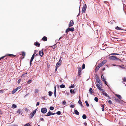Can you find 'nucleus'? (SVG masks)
<instances>
[{"instance_id": "nucleus-9", "label": "nucleus", "mask_w": 126, "mask_h": 126, "mask_svg": "<svg viewBox=\"0 0 126 126\" xmlns=\"http://www.w3.org/2000/svg\"><path fill=\"white\" fill-rule=\"evenodd\" d=\"M78 75L79 76H80L81 75V68L80 67L78 68Z\"/></svg>"}, {"instance_id": "nucleus-7", "label": "nucleus", "mask_w": 126, "mask_h": 126, "mask_svg": "<svg viewBox=\"0 0 126 126\" xmlns=\"http://www.w3.org/2000/svg\"><path fill=\"white\" fill-rule=\"evenodd\" d=\"M21 88V86H18V87H17L16 88L13 90V91L12 92V94H14L16 92V91L17 90H18L20 89Z\"/></svg>"}, {"instance_id": "nucleus-58", "label": "nucleus", "mask_w": 126, "mask_h": 126, "mask_svg": "<svg viewBox=\"0 0 126 126\" xmlns=\"http://www.w3.org/2000/svg\"><path fill=\"white\" fill-rule=\"evenodd\" d=\"M39 104H40L39 102H38L36 104V106H37L39 105Z\"/></svg>"}, {"instance_id": "nucleus-13", "label": "nucleus", "mask_w": 126, "mask_h": 126, "mask_svg": "<svg viewBox=\"0 0 126 126\" xmlns=\"http://www.w3.org/2000/svg\"><path fill=\"white\" fill-rule=\"evenodd\" d=\"M34 45L37 47H39L40 46V44L39 43L37 42H34Z\"/></svg>"}, {"instance_id": "nucleus-16", "label": "nucleus", "mask_w": 126, "mask_h": 126, "mask_svg": "<svg viewBox=\"0 0 126 126\" xmlns=\"http://www.w3.org/2000/svg\"><path fill=\"white\" fill-rule=\"evenodd\" d=\"M74 112L77 115H79V112L77 110L74 109Z\"/></svg>"}, {"instance_id": "nucleus-15", "label": "nucleus", "mask_w": 126, "mask_h": 126, "mask_svg": "<svg viewBox=\"0 0 126 126\" xmlns=\"http://www.w3.org/2000/svg\"><path fill=\"white\" fill-rule=\"evenodd\" d=\"M42 39L43 41L45 42L47 41V38L46 36H44L43 37Z\"/></svg>"}, {"instance_id": "nucleus-45", "label": "nucleus", "mask_w": 126, "mask_h": 126, "mask_svg": "<svg viewBox=\"0 0 126 126\" xmlns=\"http://www.w3.org/2000/svg\"><path fill=\"white\" fill-rule=\"evenodd\" d=\"M117 66H119V67H120L121 68L123 69H124L126 68L125 67H123V66H121L120 65H117Z\"/></svg>"}, {"instance_id": "nucleus-5", "label": "nucleus", "mask_w": 126, "mask_h": 126, "mask_svg": "<svg viewBox=\"0 0 126 126\" xmlns=\"http://www.w3.org/2000/svg\"><path fill=\"white\" fill-rule=\"evenodd\" d=\"M86 5L85 4V5L83 6L81 12L82 13L85 12L86 9Z\"/></svg>"}, {"instance_id": "nucleus-23", "label": "nucleus", "mask_w": 126, "mask_h": 126, "mask_svg": "<svg viewBox=\"0 0 126 126\" xmlns=\"http://www.w3.org/2000/svg\"><path fill=\"white\" fill-rule=\"evenodd\" d=\"M96 82L97 83H99V85H101V83L100 82L101 80L99 79H96Z\"/></svg>"}, {"instance_id": "nucleus-56", "label": "nucleus", "mask_w": 126, "mask_h": 126, "mask_svg": "<svg viewBox=\"0 0 126 126\" xmlns=\"http://www.w3.org/2000/svg\"><path fill=\"white\" fill-rule=\"evenodd\" d=\"M21 79H19L18 81H17V83H18V84H19V83H20V81H21Z\"/></svg>"}, {"instance_id": "nucleus-19", "label": "nucleus", "mask_w": 126, "mask_h": 126, "mask_svg": "<svg viewBox=\"0 0 126 126\" xmlns=\"http://www.w3.org/2000/svg\"><path fill=\"white\" fill-rule=\"evenodd\" d=\"M93 90L92 88H89V92L91 94H92L93 93Z\"/></svg>"}, {"instance_id": "nucleus-53", "label": "nucleus", "mask_w": 126, "mask_h": 126, "mask_svg": "<svg viewBox=\"0 0 126 126\" xmlns=\"http://www.w3.org/2000/svg\"><path fill=\"white\" fill-rule=\"evenodd\" d=\"M121 100H119V101H118V103H122V102H123V101L121 100V99H120Z\"/></svg>"}, {"instance_id": "nucleus-31", "label": "nucleus", "mask_w": 126, "mask_h": 126, "mask_svg": "<svg viewBox=\"0 0 126 126\" xmlns=\"http://www.w3.org/2000/svg\"><path fill=\"white\" fill-rule=\"evenodd\" d=\"M60 87L61 88H63L65 87V86L64 85L62 84L60 85Z\"/></svg>"}, {"instance_id": "nucleus-50", "label": "nucleus", "mask_w": 126, "mask_h": 126, "mask_svg": "<svg viewBox=\"0 0 126 126\" xmlns=\"http://www.w3.org/2000/svg\"><path fill=\"white\" fill-rule=\"evenodd\" d=\"M62 104L64 105H66V103L65 101H63L62 102Z\"/></svg>"}, {"instance_id": "nucleus-57", "label": "nucleus", "mask_w": 126, "mask_h": 126, "mask_svg": "<svg viewBox=\"0 0 126 126\" xmlns=\"http://www.w3.org/2000/svg\"><path fill=\"white\" fill-rule=\"evenodd\" d=\"M123 80L124 82L126 81V78L124 77L123 79Z\"/></svg>"}, {"instance_id": "nucleus-18", "label": "nucleus", "mask_w": 126, "mask_h": 126, "mask_svg": "<svg viewBox=\"0 0 126 126\" xmlns=\"http://www.w3.org/2000/svg\"><path fill=\"white\" fill-rule=\"evenodd\" d=\"M76 89H74L73 90L72 89H70V92L71 94H75V91Z\"/></svg>"}, {"instance_id": "nucleus-39", "label": "nucleus", "mask_w": 126, "mask_h": 126, "mask_svg": "<svg viewBox=\"0 0 126 126\" xmlns=\"http://www.w3.org/2000/svg\"><path fill=\"white\" fill-rule=\"evenodd\" d=\"M96 77V79H99V77L97 74H96L95 75Z\"/></svg>"}, {"instance_id": "nucleus-14", "label": "nucleus", "mask_w": 126, "mask_h": 126, "mask_svg": "<svg viewBox=\"0 0 126 126\" xmlns=\"http://www.w3.org/2000/svg\"><path fill=\"white\" fill-rule=\"evenodd\" d=\"M115 29L117 30H121L124 31H126V30H123V29H122L121 28L119 27L118 26L116 27Z\"/></svg>"}, {"instance_id": "nucleus-26", "label": "nucleus", "mask_w": 126, "mask_h": 126, "mask_svg": "<svg viewBox=\"0 0 126 126\" xmlns=\"http://www.w3.org/2000/svg\"><path fill=\"white\" fill-rule=\"evenodd\" d=\"M61 62H60V61H58L56 64V66H57V67H59L61 64Z\"/></svg>"}, {"instance_id": "nucleus-29", "label": "nucleus", "mask_w": 126, "mask_h": 126, "mask_svg": "<svg viewBox=\"0 0 126 126\" xmlns=\"http://www.w3.org/2000/svg\"><path fill=\"white\" fill-rule=\"evenodd\" d=\"M22 111L20 109H19L17 111L16 113L18 114H19Z\"/></svg>"}, {"instance_id": "nucleus-59", "label": "nucleus", "mask_w": 126, "mask_h": 126, "mask_svg": "<svg viewBox=\"0 0 126 126\" xmlns=\"http://www.w3.org/2000/svg\"><path fill=\"white\" fill-rule=\"evenodd\" d=\"M70 107L72 108H73L74 107V105H70Z\"/></svg>"}, {"instance_id": "nucleus-64", "label": "nucleus", "mask_w": 126, "mask_h": 126, "mask_svg": "<svg viewBox=\"0 0 126 126\" xmlns=\"http://www.w3.org/2000/svg\"><path fill=\"white\" fill-rule=\"evenodd\" d=\"M84 125L85 126H86L87 125V123L86 122H85L84 123Z\"/></svg>"}, {"instance_id": "nucleus-49", "label": "nucleus", "mask_w": 126, "mask_h": 126, "mask_svg": "<svg viewBox=\"0 0 126 126\" xmlns=\"http://www.w3.org/2000/svg\"><path fill=\"white\" fill-rule=\"evenodd\" d=\"M74 86H75L74 85H71V86H70L69 87V88H73L74 87Z\"/></svg>"}, {"instance_id": "nucleus-63", "label": "nucleus", "mask_w": 126, "mask_h": 126, "mask_svg": "<svg viewBox=\"0 0 126 126\" xmlns=\"http://www.w3.org/2000/svg\"><path fill=\"white\" fill-rule=\"evenodd\" d=\"M25 111H28L29 110V109H27V108H26L25 109Z\"/></svg>"}, {"instance_id": "nucleus-47", "label": "nucleus", "mask_w": 126, "mask_h": 126, "mask_svg": "<svg viewBox=\"0 0 126 126\" xmlns=\"http://www.w3.org/2000/svg\"><path fill=\"white\" fill-rule=\"evenodd\" d=\"M101 78L103 79V80H106V79L104 78V77L103 75L101 76Z\"/></svg>"}, {"instance_id": "nucleus-4", "label": "nucleus", "mask_w": 126, "mask_h": 126, "mask_svg": "<svg viewBox=\"0 0 126 126\" xmlns=\"http://www.w3.org/2000/svg\"><path fill=\"white\" fill-rule=\"evenodd\" d=\"M41 111L43 114H45L47 111V109L46 108H43L41 109Z\"/></svg>"}, {"instance_id": "nucleus-41", "label": "nucleus", "mask_w": 126, "mask_h": 126, "mask_svg": "<svg viewBox=\"0 0 126 126\" xmlns=\"http://www.w3.org/2000/svg\"><path fill=\"white\" fill-rule=\"evenodd\" d=\"M56 114L58 115H60L61 114V112L60 111H57Z\"/></svg>"}, {"instance_id": "nucleus-30", "label": "nucleus", "mask_w": 126, "mask_h": 126, "mask_svg": "<svg viewBox=\"0 0 126 126\" xmlns=\"http://www.w3.org/2000/svg\"><path fill=\"white\" fill-rule=\"evenodd\" d=\"M106 80H103V81H104V83L107 86H108V87L110 89V87L107 84V82L106 81Z\"/></svg>"}, {"instance_id": "nucleus-37", "label": "nucleus", "mask_w": 126, "mask_h": 126, "mask_svg": "<svg viewBox=\"0 0 126 126\" xmlns=\"http://www.w3.org/2000/svg\"><path fill=\"white\" fill-rule=\"evenodd\" d=\"M94 100L96 102H98V98L97 97H95L94 98Z\"/></svg>"}, {"instance_id": "nucleus-28", "label": "nucleus", "mask_w": 126, "mask_h": 126, "mask_svg": "<svg viewBox=\"0 0 126 126\" xmlns=\"http://www.w3.org/2000/svg\"><path fill=\"white\" fill-rule=\"evenodd\" d=\"M82 117L83 119H85L86 118L87 116L85 114H84L82 115Z\"/></svg>"}, {"instance_id": "nucleus-61", "label": "nucleus", "mask_w": 126, "mask_h": 126, "mask_svg": "<svg viewBox=\"0 0 126 126\" xmlns=\"http://www.w3.org/2000/svg\"><path fill=\"white\" fill-rule=\"evenodd\" d=\"M58 67H57V66H56L55 69V71L56 72L57 71V69Z\"/></svg>"}, {"instance_id": "nucleus-51", "label": "nucleus", "mask_w": 126, "mask_h": 126, "mask_svg": "<svg viewBox=\"0 0 126 126\" xmlns=\"http://www.w3.org/2000/svg\"><path fill=\"white\" fill-rule=\"evenodd\" d=\"M103 95H105L107 97L108 96V95L107 93H105L104 92V93H103Z\"/></svg>"}, {"instance_id": "nucleus-24", "label": "nucleus", "mask_w": 126, "mask_h": 126, "mask_svg": "<svg viewBox=\"0 0 126 126\" xmlns=\"http://www.w3.org/2000/svg\"><path fill=\"white\" fill-rule=\"evenodd\" d=\"M49 47H52L53 49H55V48L57 47V46L56 44H54L53 46H50Z\"/></svg>"}, {"instance_id": "nucleus-54", "label": "nucleus", "mask_w": 126, "mask_h": 126, "mask_svg": "<svg viewBox=\"0 0 126 126\" xmlns=\"http://www.w3.org/2000/svg\"><path fill=\"white\" fill-rule=\"evenodd\" d=\"M108 103L110 104H112V101L110 100L108 101Z\"/></svg>"}, {"instance_id": "nucleus-11", "label": "nucleus", "mask_w": 126, "mask_h": 126, "mask_svg": "<svg viewBox=\"0 0 126 126\" xmlns=\"http://www.w3.org/2000/svg\"><path fill=\"white\" fill-rule=\"evenodd\" d=\"M105 60L103 61L102 62H101L98 65L100 67H101L103 65H104L105 63V62L103 63V62H104Z\"/></svg>"}, {"instance_id": "nucleus-60", "label": "nucleus", "mask_w": 126, "mask_h": 126, "mask_svg": "<svg viewBox=\"0 0 126 126\" xmlns=\"http://www.w3.org/2000/svg\"><path fill=\"white\" fill-rule=\"evenodd\" d=\"M101 106L102 107V108H104L105 107L104 106L103 104H101Z\"/></svg>"}, {"instance_id": "nucleus-27", "label": "nucleus", "mask_w": 126, "mask_h": 126, "mask_svg": "<svg viewBox=\"0 0 126 126\" xmlns=\"http://www.w3.org/2000/svg\"><path fill=\"white\" fill-rule=\"evenodd\" d=\"M53 93V92H52L51 91H49L48 92V95L49 96H51Z\"/></svg>"}, {"instance_id": "nucleus-46", "label": "nucleus", "mask_w": 126, "mask_h": 126, "mask_svg": "<svg viewBox=\"0 0 126 126\" xmlns=\"http://www.w3.org/2000/svg\"><path fill=\"white\" fill-rule=\"evenodd\" d=\"M38 51L37 50H35L34 51V52L33 54H34V56L35 55V54H36V53Z\"/></svg>"}, {"instance_id": "nucleus-6", "label": "nucleus", "mask_w": 126, "mask_h": 126, "mask_svg": "<svg viewBox=\"0 0 126 126\" xmlns=\"http://www.w3.org/2000/svg\"><path fill=\"white\" fill-rule=\"evenodd\" d=\"M96 86L97 87V88L100 91H101L102 92H103V93H104V92H105L104 91V90L103 89H101V88L100 87V85L99 84H96Z\"/></svg>"}, {"instance_id": "nucleus-21", "label": "nucleus", "mask_w": 126, "mask_h": 126, "mask_svg": "<svg viewBox=\"0 0 126 126\" xmlns=\"http://www.w3.org/2000/svg\"><path fill=\"white\" fill-rule=\"evenodd\" d=\"M100 67L98 65L96 67L95 69V71L96 72L98 71Z\"/></svg>"}, {"instance_id": "nucleus-25", "label": "nucleus", "mask_w": 126, "mask_h": 126, "mask_svg": "<svg viewBox=\"0 0 126 126\" xmlns=\"http://www.w3.org/2000/svg\"><path fill=\"white\" fill-rule=\"evenodd\" d=\"M54 96L55 97L56 96V86H54Z\"/></svg>"}, {"instance_id": "nucleus-62", "label": "nucleus", "mask_w": 126, "mask_h": 126, "mask_svg": "<svg viewBox=\"0 0 126 126\" xmlns=\"http://www.w3.org/2000/svg\"><path fill=\"white\" fill-rule=\"evenodd\" d=\"M40 120L41 121H44L43 118H40Z\"/></svg>"}, {"instance_id": "nucleus-55", "label": "nucleus", "mask_w": 126, "mask_h": 126, "mask_svg": "<svg viewBox=\"0 0 126 126\" xmlns=\"http://www.w3.org/2000/svg\"><path fill=\"white\" fill-rule=\"evenodd\" d=\"M30 125V124L29 123H27L24 126H29Z\"/></svg>"}, {"instance_id": "nucleus-8", "label": "nucleus", "mask_w": 126, "mask_h": 126, "mask_svg": "<svg viewBox=\"0 0 126 126\" xmlns=\"http://www.w3.org/2000/svg\"><path fill=\"white\" fill-rule=\"evenodd\" d=\"M34 54H33L30 60V66H31L32 64V62L33 59L34 58Z\"/></svg>"}, {"instance_id": "nucleus-20", "label": "nucleus", "mask_w": 126, "mask_h": 126, "mask_svg": "<svg viewBox=\"0 0 126 126\" xmlns=\"http://www.w3.org/2000/svg\"><path fill=\"white\" fill-rule=\"evenodd\" d=\"M6 56H9V57H11L12 56H14V57H15L16 56L15 55H14L13 54H7L6 55Z\"/></svg>"}, {"instance_id": "nucleus-3", "label": "nucleus", "mask_w": 126, "mask_h": 126, "mask_svg": "<svg viewBox=\"0 0 126 126\" xmlns=\"http://www.w3.org/2000/svg\"><path fill=\"white\" fill-rule=\"evenodd\" d=\"M55 114V113H53L49 110L47 114L45 115V116H49L51 115H54Z\"/></svg>"}, {"instance_id": "nucleus-35", "label": "nucleus", "mask_w": 126, "mask_h": 126, "mask_svg": "<svg viewBox=\"0 0 126 126\" xmlns=\"http://www.w3.org/2000/svg\"><path fill=\"white\" fill-rule=\"evenodd\" d=\"M85 68V64L84 63H83L82 66V69H84Z\"/></svg>"}, {"instance_id": "nucleus-10", "label": "nucleus", "mask_w": 126, "mask_h": 126, "mask_svg": "<svg viewBox=\"0 0 126 126\" xmlns=\"http://www.w3.org/2000/svg\"><path fill=\"white\" fill-rule=\"evenodd\" d=\"M39 54L41 57H43L44 55V53L43 52V50L39 51Z\"/></svg>"}, {"instance_id": "nucleus-36", "label": "nucleus", "mask_w": 126, "mask_h": 126, "mask_svg": "<svg viewBox=\"0 0 126 126\" xmlns=\"http://www.w3.org/2000/svg\"><path fill=\"white\" fill-rule=\"evenodd\" d=\"M12 106L14 108H16L17 107V106L15 104H13L12 105Z\"/></svg>"}, {"instance_id": "nucleus-17", "label": "nucleus", "mask_w": 126, "mask_h": 126, "mask_svg": "<svg viewBox=\"0 0 126 126\" xmlns=\"http://www.w3.org/2000/svg\"><path fill=\"white\" fill-rule=\"evenodd\" d=\"M115 95L119 99H121L122 98V97L119 94H115Z\"/></svg>"}, {"instance_id": "nucleus-1", "label": "nucleus", "mask_w": 126, "mask_h": 126, "mask_svg": "<svg viewBox=\"0 0 126 126\" xmlns=\"http://www.w3.org/2000/svg\"><path fill=\"white\" fill-rule=\"evenodd\" d=\"M109 59L111 60L116 61H119L122 62L121 59L114 56H111L109 57Z\"/></svg>"}, {"instance_id": "nucleus-48", "label": "nucleus", "mask_w": 126, "mask_h": 126, "mask_svg": "<svg viewBox=\"0 0 126 126\" xmlns=\"http://www.w3.org/2000/svg\"><path fill=\"white\" fill-rule=\"evenodd\" d=\"M120 54H118L117 53H112L110 54L111 55H117Z\"/></svg>"}, {"instance_id": "nucleus-44", "label": "nucleus", "mask_w": 126, "mask_h": 126, "mask_svg": "<svg viewBox=\"0 0 126 126\" xmlns=\"http://www.w3.org/2000/svg\"><path fill=\"white\" fill-rule=\"evenodd\" d=\"M70 31L69 29H68V28L65 31L66 33H67L69 32Z\"/></svg>"}, {"instance_id": "nucleus-40", "label": "nucleus", "mask_w": 126, "mask_h": 126, "mask_svg": "<svg viewBox=\"0 0 126 126\" xmlns=\"http://www.w3.org/2000/svg\"><path fill=\"white\" fill-rule=\"evenodd\" d=\"M32 80L31 79L29 80L27 82V83L28 84H29L31 83L32 82Z\"/></svg>"}, {"instance_id": "nucleus-42", "label": "nucleus", "mask_w": 126, "mask_h": 126, "mask_svg": "<svg viewBox=\"0 0 126 126\" xmlns=\"http://www.w3.org/2000/svg\"><path fill=\"white\" fill-rule=\"evenodd\" d=\"M22 55L23 56H25V53L24 51H22Z\"/></svg>"}, {"instance_id": "nucleus-38", "label": "nucleus", "mask_w": 126, "mask_h": 126, "mask_svg": "<svg viewBox=\"0 0 126 126\" xmlns=\"http://www.w3.org/2000/svg\"><path fill=\"white\" fill-rule=\"evenodd\" d=\"M49 109L50 110H52L54 109V108L53 106H50L49 108Z\"/></svg>"}, {"instance_id": "nucleus-32", "label": "nucleus", "mask_w": 126, "mask_h": 126, "mask_svg": "<svg viewBox=\"0 0 126 126\" xmlns=\"http://www.w3.org/2000/svg\"><path fill=\"white\" fill-rule=\"evenodd\" d=\"M78 103L80 105V106H83L82 103L81 101H80L79 100L78 102Z\"/></svg>"}, {"instance_id": "nucleus-43", "label": "nucleus", "mask_w": 126, "mask_h": 126, "mask_svg": "<svg viewBox=\"0 0 126 126\" xmlns=\"http://www.w3.org/2000/svg\"><path fill=\"white\" fill-rule=\"evenodd\" d=\"M27 74V73H24V74H23L22 76H21V77H25V76H26V74Z\"/></svg>"}, {"instance_id": "nucleus-22", "label": "nucleus", "mask_w": 126, "mask_h": 126, "mask_svg": "<svg viewBox=\"0 0 126 126\" xmlns=\"http://www.w3.org/2000/svg\"><path fill=\"white\" fill-rule=\"evenodd\" d=\"M68 29H69L70 31H71L72 32H73L74 31V27H71V28H69L68 27Z\"/></svg>"}, {"instance_id": "nucleus-34", "label": "nucleus", "mask_w": 126, "mask_h": 126, "mask_svg": "<svg viewBox=\"0 0 126 126\" xmlns=\"http://www.w3.org/2000/svg\"><path fill=\"white\" fill-rule=\"evenodd\" d=\"M85 102L86 104V106L87 107H89V104L88 103V102L87 101H86Z\"/></svg>"}, {"instance_id": "nucleus-12", "label": "nucleus", "mask_w": 126, "mask_h": 126, "mask_svg": "<svg viewBox=\"0 0 126 126\" xmlns=\"http://www.w3.org/2000/svg\"><path fill=\"white\" fill-rule=\"evenodd\" d=\"M74 24V23L73 20L72 22L71 21H70L69 25V27H70L72 26Z\"/></svg>"}, {"instance_id": "nucleus-2", "label": "nucleus", "mask_w": 126, "mask_h": 126, "mask_svg": "<svg viewBox=\"0 0 126 126\" xmlns=\"http://www.w3.org/2000/svg\"><path fill=\"white\" fill-rule=\"evenodd\" d=\"M37 110V109H36L30 113V118H32L33 117L34 114L35 113Z\"/></svg>"}, {"instance_id": "nucleus-33", "label": "nucleus", "mask_w": 126, "mask_h": 126, "mask_svg": "<svg viewBox=\"0 0 126 126\" xmlns=\"http://www.w3.org/2000/svg\"><path fill=\"white\" fill-rule=\"evenodd\" d=\"M113 99H114V100H115V101L116 102H118L119 100L117 98H115L114 97Z\"/></svg>"}, {"instance_id": "nucleus-52", "label": "nucleus", "mask_w": 126, "mask_h": 126, "mask_svg": "<svg viewBox=\"0 0 126 126\" xmlns=\"http://www.w3.org/2000/svg\"><path fill=\"white\" fill-rule=\"evenodd\" d=\"M34 92L35 93H37L39 91L38 89H36L35 90Z\"/></svg>"}]
</instances>
